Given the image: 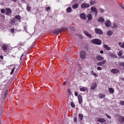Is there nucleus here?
<instances>
[{
    "instance_id": "1",
    "label": "nucleus",
    "mask_w": 124,
    "mask_h": 124,
    "mask_svg": "<svg viewBox=\"0 0 124 124\" xmlns=\"http://www.w3.org/2000/svg\"><path fill=\"white\" fill-rule=\"evenodd\" d=\"M91 42L93 44L99 45H101V40L98 39H92L91 40Z\"/></svg>"
},
{
    "instance_id": "2",
    "label": "nucleus",
    "mask_w": 124,
    "mask_h": 124,
    "mask_svg": "<svg viewBox=\"0 0 124 124\" xmlns=\"http://www.w3.org/2000/svg\"><path fill=\"white\" fill-rule=\"evenodd\" d=\"M91 11L92 13H94L95 16L97 15L98 11L97 8L94 7H92L91 8Z\"/></svg>"
},
{
    "instance_id": "3",
    "label": "nucleus",
    "mask_w": 124,
    "mask_h": 124,
    "mask_svg": "<svg viewBox=\"0 0 124 124\" xmlns=\"http://www.w3.org/2000/svg\"><path fill=\"white\" fill-rule=\"evenodd\" d=\"M90 7V5L89 4L86 3H84L81 5V7L82 8H87L89 7Z\"/></svg>"
},
{
    "instance_id": "4",
    "label": "nucleus",
    "mask_w": 124,
    "mask_h": 124,
    "mask_svg": "<svg viewBox=\"0 0 124 124\" xmlns=\"http://www.w3.org/2000/svg\"><path fill=\"white\" fill-rule=\"evenodd\" d=\"M86 54L85 52L84 51H81L80 54V56L81 58L82 59H84L85 57Z\"/></svg>"
},
{
    "instance_id": "5",
    "label": "nucleus",
    "mask_w": 124,
    "mask_h": 124,
    "mask_svg": "<svg viewBox=\"0 0 124 124\" xmlns=\"http://www.w3.org/2000/svg\"><path fill=\"white\" fill-rule=\"evenodd\" d=\"M5 14L9 16L12 13L11 10L9 8H6L5 9Z\"/></svg>"
},
{
    "instance_id": "6",
    "label": "nucleus",
    "mask_w": 124,
    "mask_h": 124,
    "mask_svg": "<svg viewBox=\"0 0 124 124\" xmlns=\"http://www.w3.org/2000/svg\"><path fill=\"white\" fill-rule=\"evenodd\" d=\"M105 25L106 27H110L111 26L112 23L111 21L109 20H108L106 21L105 22Z\"/></svg>"
},
{
    "instance_id": "7",
    "label": "nucleus",
    "mask_w": 124,
    "mask_h": 124,
    "mask_svg": "<svg viewBox=\"0 0 124 124\" xmlns=\"http://www.w3.org/2000/svg\"><path fill=\"white\" fill-rule=\"evenodd\" d=\"M95 33L100 35H101L103 33L102 31L99 29L95 28L94 29Z\"/></svg>"
},
{
    "instance_id": "8",
    "label": "nucleus",
    "mask_w": 124,
    "mask_h": 124,
    "mask_svg": "<svg viewBox=\"0 0 124 124\" xmlns=\"http://www.w3.org/2000/svg\"><path fill=\"white\" fill-rule=\"evenodd\" d=\"M63 30L61 29L55 30L54 31L53 33L54 34L58 35Z\"/></svg>"
},
{
    "instance_id": "9",
    "label": "nucleus",
    "mask_w": 124,
    "mask_h": 124,
    "mask_svg": "<svg viewBox=\"0 0 124 124\" xmlns=\"http://www.w3.org/2000/svg\"><path fill=\"white\" fill-rule=\"evenodd\" d=\"M97 21L98 22L102 23L104 22V19L102 17L99 16L98 17Z\"/></svg>"
},
{
    "instance_id": "10",
    "label": "nucleus",
    "mask_w": 124,
    "mask_h": 124,
    "mask_svg": "<svg viewBox=\"0 0 124 124\" xmlns=\"http://www.w3.org/2000/svg\"><path fill=\"white\" fill-rule=\"evenodd\" d=\"M106 62V60H104L102 61L99 62L97 63V66H101L102 65L105 64Z\"/></svg>"
},
{
    "instance_id": "11",
    "label": "nucleus",
    "mask_w": 124,
    "mask_h": 124,
    "mask_svg": "<svg viewBox=\"0 0 124 124\" xmlns=\"http://www.w3.org/2000/svg\"><path fill=\"white\" fill-rule=\"evenodd\" d=\"M97 121L100 123H104L106 122V121L104 119L100 118L97 119Z\"/></svg>"
},
{
    "instance_id": "12",
    "label": "nucleus",
    "mask_w": 124,
    "mask_h": 124,
    "mask_svg": "<svg viewBox=\"0 0 124 124\" xmlns=\"http://www.w3.org/2000/svg\"><path fill=\"white\" fill-rule=\"evenodd\" d=\"M96 59L98 61H100L103 60L104 57L100 55H98L96 57Z\"/></svg>"
},
{
    "instance_id": "13",
    "label": "nucleus",
    "mask_w": 124,
    "mask_h": 124,
    "mask_svg": "<svg viewBox=\"0 0 124 124\" xmlns=\"http://www.w3.org/2000/svg\"><path fill=\"white\" fill-rule=\"evenodd\" d=\"M80 16L81 18L83 20H85L86 18V15L84 13H81L80 15Z\"/></svg>"
},
{
    "instance_id": "14",
    "label": "nucleus",
    "mask_w": 124,
    "mask_h": 124,
    "mask_svg": "<svg viewBox=\"0 0 124 124\" xmlns=\"http://www.w3.org/2000/svg\"><path fill=\"white\" fill-rule=\"evenodd\" d=\"M80 90L82 92H85L86 90H87V87L83 86H80Z\"/></svg>"
},
{
    "instance_id": "15",
    "label": "nucleus",
    "mask_w": 124,
    "mask_h": 124,
    "mask_svg": "<svg viewBox=\"0 0 124 124\" xmlns=\"http://www.w3.org/2000/svg\"><path fill=\"white\" fill-rule=\"evenodd\" d=\"M118 120L120 122H124V117L122 116H119Z\"/></svg>"
},
{
    "instance_id": "16",
    "label": "nucleus",
    "mask_w": 124,
    "mask_h": 124,
    "mask_svg": "<svg viewBox=\"0 0 124 124\" xmlns=\"http://www.w3.org/2000/svg\"><path fill=\"white\" fill-rule=\"evenodd\" d=\"M119 72V70L117 69H112L111 70V72L113 73H116Z\"/></svg>"
},
{
    "instance_id": "17",
    "label": "nucleus",
    "mask_w": 124,
    "mask_h": 124,
    "mask_svg": "<svg viewBox=\"0 0 124 124\" xmlns=\"http://www.w3.org/2000/svg\"><path fill=\"white\" fill-rule=\"evenodd\" d=\"M79 102V104H81L82 101V97L80 95H79L78 96Z\"/></svg>"
},
{
    "instance_id": "18",
    "label": "nucleus",
    "mask_w": 124,
    "mask_h": 124,
    "mask_svg": "<svg viewBox=\"0 0 124 124\" xmlns=\"http://www.w3.org/2000/svg\"><path fill=\"white\" fill-rule=\"evenodd\" d=\"M78 4L77 3H76L75 4L73 5L72 7L73 8L75 9L77 8L78 7Z\"/></svg>"
},
{
    "instance_id": "19",
    "label": "nucleus",
    "mask_w": 124,
    "mask_h": 124,
    "mask_svg": "<svg viewBox=\"0 0 124 124\" xmlns=\"http://www.w3.org/2000/svg\"><path fill=\"white\" fill-rule=\"evenodd\" d=\"M97 85V84L96 83H94L93 84L91 87V89L94 90L95 89V88L96 87Z\"/></svg>"
},
{
    "instance_id": "20",
    "label": "nucleus",
    "mask_w": 124,
    "mask_h": 124,
    "mask_svg": "<svg viewBox=\"0 0 124 124\" xmlns=\"http://www.w3.org/2000/svg\"><path fill=\"white\" fill-rule=\"evenodd\" d=\"M87 17L88 18V20L89 21H90L92 19V15L91 14H88L87 16Z\"/></svg>"
},
{
    "instance_id": "21",
    "label": "nucleus",
    "mask_w": 124,
    "mask_h": 124,
    "mask_svg": "<svg viewBox=\"0 0 124 124\" xmlns=\"http://www.w3.org/2000/svg\"><path fill=\"white\" fill-rule=\"evenodd\" d=\"M84 33L89 38H91L92 37V36L86 31H85L84 32Z\"/></svg>"
},
{
    "instance_id": "22",
    "label": "nucleus",
    "mask_w": 124,
    "mask_h": 124,
    "mask_svg": "<svg viewBox=\"0 0 124 124\" xmlns=\"http://www.w3.org/2000/svg\"><path fill=\"white\" fill-rule=\"evenodd\" d=\"M118 44L120 47L124 48V42L123 43L121 42H119L118 43Z\"/></svg>"
},
{
    "instance_id": "23",
    "label": "nucleus",
    "mask_w": 124,
    "mask_h": 124,
    "mask_svg": "<svg viewBox=\"0 0 124 124\" xmlns=\"http://www.w3.org/2000/svg\"><path fill=\"white\" fill-rule=\"evenodd\" d=\"M72 10V9L71 7H68L66 9V11H67V12L70 13L71 12Z\"/></svg>"
},
{
    "instance_id": "24",
    "label": "nucleus",
    "mask_w": 124,
    "mask_h": 124,
    "mask_svg": "<svg viewBox=\"0 0 124 124\" xmlns=\"http://www.w3.org/2000/svg\"><path fill=\"white\" fill-rule=\"evenodd\" d=\"M103 47L105 48L107 50H109L110 49V48L107 45H103Z\"/></svg>"
},
{
    "instance_id": "25",
    "label": "nucleus",
    "mask_w": 124,
    "mask_h": 124,
    "mask_svg": "<svg viewBox=\"0 0 124 124\" xmlns=\"http://www.w3.org/2000/svg\"><path fill=\"white\" fill-rule=\"evenodd\" d=\"M2 47L3 50L6 51L8 49L7 46L5 45H3L2 46Z\"/></svg>"
},
{
    "instance_id": "26",
    "label": "nucleus",
    "mask_w": 124,
    "mask_h": 124,
    "mask_svg": "<svg viewBox=\"0 0 124 124\" xmlns=\"http://www.w3.org/2000/svg\"><path fill=\"white\" fill-rule=\"evenodd\" d=\"M99 10L101 13H103L104 11V10L102 8H99Z\"/></svg>"
},
{
    "instance_id": "27",
    "label": "nucleus",
    "mask_w": 124,
    "mask_h": 124,
    "mask_svg": "<svg viewBox=\"0 0 124 124\" xmlns=\"http://www.w3.org/2000/svg\"><path fill=\"white\" fill-rule=\"evenodd\" d=\"M8 90H7L5 92L4 95V98L5 99L6 98L7 94L8 92Z\"/></svg>"
},
{
    "instance_id": "28",
    "label": "nucleus",
    "mask_w": 124,
    "mask_h": 124,
    "mask_svg": "<svg viewBox=\"0 0 124 124\" xmlns=\"http://www.w3.org/2000/svg\"><path fill=\"white\" fill-rule=\"evenodd\" d=\"M78 116L79 118L81 120H82L83 118V115L79 114L78 115Z\"/></svg>"
},
{
    "instance_id": "29",
    "label": "nucleus",
    "mask_w": 124,
    "mask_h": 124,
    "mask_svg": "<svg viewBox=\"0 0 124 124\" xmlns=\"http://www.w3.org/2000/svg\"><path fill=\"white\" fill-rule=\"evenodd\" d=\"M105 95L104 94H100L99 95L100 98H102L105 97Z\"/></svg>"
},
{
    "instance_id": "30",
    "label": "nucleus",
    "mask_w": 124,
    "mask_h": 124,
    "mask_svg": "<svg viewBox=\"0 0 124 124\" xmlns=\"http://www.w3.org/2000/svg\"><path fill=\"white\" fill-rule=\"evenodd\" d=\"M113 32L111 30H109L108 33L107 35L109 36H111Z\"/></svg>"
},
{
    "instance_id": "31",
    "label": "nucleus",
    "mask_w": 124,
    "mask_h": 124,
    "mask_svg": "<svg viewBox=\"0 0 124 124\" xmlns=\"http://www.w3.org/2000/svg\"><path fill=\"white\" fill-rule=\"evenodd\" d=\"M118 26V24L117 23H113V28H115L117 27Z\"/></svg>"
},
{
    "instance_id": "32",
    "label": "nucleus",
    "mask_w": 124,
    "mask_h": 124,
    "mask_svg": "<svg viewBox=\"0 0 124 124\" xmlns=\"http://www.w3.org/2000/svg\"><path fill=\"white\" fill-rule=\"evenodd\" d=\"M31 7H30L29 6H27V8H26V9H27V10L28 11H30L31 10Z\"/></svg>"
},
{
    "instance_id": "33",
    "label": "nucleus",
    "mask_w": 124,
    "mask_h": 124,
    "mask_svg": "<svg viewBox=\"0 0 124 124\" xmlns=\"http://www.w3.org/2000/svg\"><path fill=\"white\" fill-rule=\"evenodd\" d=\"M90 3L91 5H92L95 3V2L94 1H91L90 2Z\"/></svg>"
},
{
    "instance_id": "34",
    "label": "nucleus",
    "mask_w": 124,
    "mask_h": 124,
    "mask_svg": "<svg viewBox=\"0 0 124 124\" xmlns=\"http://www.w3.org/2000/svg\"><path fill=\"white\" fill-rule=\"evenodd\" d=\"M109 91L112 93H113L114 92V90L113 89L111 88H110L109 89Z\"/></svg>"
},
{
    "instance_id": "35",
    "label": "nucleus",
    "mask_w": 124,
    "mask_h": 124,
    "mask_svg": "<svg viewBox=\"0 0 124 124\" xmlns=\"http://www.w3.org/2000/svg\"><path fill=\"white\" fill-rule=\"evenodd\" d=\"M122 52L121 51H120L119 52V53L118 54V56H120L122 55Z\"/></svg>"
},
{
    "instance_id": "36",
    "label": "nucleus",
    "mask_w": 124,
    "mask_h": 124,
    "mask_svg": "<svg viewBox=\"0 0 124 124\" xmlns=\"http://www.w3.org/2000/svg\"><path fill=\"white\" fill-rule=\"evenodd\" d=\"M17 19H18L19 20H20V16L19 15L16 16L15 17Z\"/></svg>"
},
{
    "instance_id": "37",
    "label": "nucleus",
    "mask_w": 124,
    "mask_h": 124,
    "mask_svg": "<svg viewBox=\"0 0 124 124\" xmlns=\"http://www.w3.org/2000/svg\"><path fill=\"white\" fill-rule=\"evenodd\" d=\"M15 67H14L12 70L11 72L10 73V74H12L13 73V72H14L15 70Z\"/></svg>"
},
{
    "instance_id": "38",
    "label": "nucleus",
    "mask_w": 124,
    "mask_h": 124,
    "mask_svg": "<svg viewBox=\"0 0 124 124\" xmlns=\"http://www.w3.org/2000/svg\"><path fill=\"white\" fill-rule=\"evenodd\" d=\"M68 94L70 95L71 94V91L69 89H68Z\"/></svg>"
},
{
    "instance_id": "39",
    "label": "nucleus",
    "mask_w": 124,
    "mask_h": 124,
    "mask_svg": "<svg viewBox=\"0 0 124 124\" xmlns=\"http://www.w3.org/2000/svg\"><path fill=\"white\" fill-rule=\"evenodd\" d=\"M120 103L121 105H124V101H121L120 102Z\"/></svg>"
},
{
    "instance_id": "40",
    "label": "nucleus",
    "mask_w": 124,
    "mask_h": 124,
    "mask_svg": "<svg viewBox=\"0 0 124 124\" xmlns=\"http://www.w3.org/2000/svg\"><path fill=\"white\" fill-rule=\"evenodd\" d=\"M1 12L3 14H4L5 13V10L3 9H1Z\"/></svg>"
},
{
    "instance_id": "41",
    "label": "nucleus",
    "mask_w": 124,
    "mask_h": 124,
    "mask_svg": "<svg viewBox=\"0 0 124 124\" xmlns=\"http://www.w3.org/2000/svg\"><path fill=\"white\" fill-rule=\"evenodd\" d=\"M71 106L72 107L74 108V107H75V105L74 104V103H73L72 102H71Z\"/></svg>"
},
{
    "instance_id": "42",
    "label": "nucleus",
    "mask_w": 124,
    "mask_h": 124,
    "mask_svg": "<svg viewBox=\"0 0 124 124\" xmlns=\"http://www.w3.org/2000/svg\"><path fill=\"white\" fill-rule=\"evenodd\" d=\"M119 64L120 66H122L124 67V62H121Z\"/></svg>"
},
{
    "instance_id": "43",
    "label": "nucleus",
    "mask_w": 124,
    "mask_h": 124,
    "mask_svg": "<svg viewBox=\"0 0 124 124\" xmlns=\"http://www.w3.org/2000/svg\"><path fill=\"white\" fill-rule=\"evenodd\" d=\"M97 69L98 70H101L102 69V68L101 67H98L97 68Z\"/></svg>"
},
{
    "instance_id": "44",
    "label": "nucleus",
    "mask_w": 124,
    "mask_h": 124,
    "mask_svg": "<svg viewBox=\"0 0 124 124\" xmlns=\"http://www.w3.org/2000/svg\"><path fill=\"white\" fill-rule=\"evenodd\" d=\"M50 8L49 7L46 8V9L47 11H48L49 10H50Z\"/></svg>"
},
{
    "instance_id": "45",
    "label": "nucleus",
    "mask_w": 124,
    "mask_h": 124,
    "mask_svg": "<svg viewBox=\"0 0 124 124\" xmlns=\"http://www.w3.org/2000/svg\"><path fill=\"white\" fill-rule=\"evenodd\" d=\"M106 115L110 119L111 118V117L109 116V115H108L107 114H106Z\"/></svg>"
},
{
    "instance_id": "46",
    "label": "nucleus",
    "mask_w": 124,
    "mask_h": 124,
    "mask_svg": "<svg viewBox=\"0 0 124 124\" xmlns=\"http://www.w3.org/2000/svg\"><path fill=\"white\" fill-rule=\"evenodd\" d=\"M11 32L12 33H13L14 31V28H13L11 29L10 30Z\"/></svg>"
},
{
    "instance_id": "47",
    "label": "nucleus",
    "mask_w": 124,
    "mask_h": 124,
    "mask_svg": "<svg viewBox=\"0 0 124 124\" xmlns=\"http://www.w3.org/2000/svg\"><path fill=\"white\" fill-rule=\"evenodd\" d=\"M78 36L79 37V38H80V39H82V37L81 35L80 34H78Z\"/></svg>"
},
{
    "instance_id": "48",
    "label": "nucleus",
    "mask_w": 124,
    "mask_h": 124,
    "mask_svg": "<svg viewBox=\"0 0 124 124\" xmlns=\"http://www.w3.org/2000/svg\"><path fill=\"white\" fill-rule=\"evenodd\" d=\"M74 121L75 122H77V119L76 118H74Z\"/></svg>"
},
{
    "instance_id": "49",
    "label": "nucleus",
    "mask_w": 124,
    "mask_h": 124,
    "mask_svg": "<svg viewBox=\"0 0 124 124\" xmlns=\"http://www.w3.org/2000/svg\"><path fill=\"white\" fill-rule=\"evenodd\" d=\"M75 94L76 96H77L78 95V93L77 92H75Z\"/></svg>"
},
{
    "instance_id": "50",
    "label": "nucleus",
    "mask_w": 124,
    "mask_h": 124,
    "mask_svg": "<svg viewBox=\"0 0 124 124\" xmlns=\"http://www.w3.org/2000/svg\"><path fill=\"white\" fill-rule=\"evenodd\" d=\"M93 75L95 77H97V74L96 73H95Z\"/></svg>"
},
{
    "instance_id": "51",
    "label": "nucleus",
    "mask_w": 124,
    "mask_h": 124,
    "mask_svg": "<svg viewBox=\"0 0 124 124\" xmlns=\"http://www.w3.org/2000/svg\"><path fill=\"white\" fill-rule=\"evenodd\" d=\"M100 53L101 54H103V51L102 50L101 51H100Z\"/></svg>"
},
{
    "instance_id": "52",
    "label": "nucleus",
    "mask_w": 124,
    "mask_h": 124,
    "mask_svg": "<svg viewBox=\"0 0 124 124\" xmlns=\"http://www.w3.org/2000/svg\"><path fill=\"white\" fill-rule=\"evenodd\" d=\"M95 73L93 71H92V74L93 75Z\"/></svg>"
},
{
    "instance_id": "53",
    "label": "nucleus",
    "mask_w": 124,
    "mask_h": 124,
    "mask_svg": "<svg viewBox=\"0 0 124 124\" xmlns=\"http://www.w3.org/2000/svg\"><path fill=\"white\" fill-rule=\"evenodd\" d=\"M121 7L123 9H124V5H123L121 6Z\"/></svg>"
},
{
    "instance_id": "54",
    "label": "nucleus",
    "mask_w": 124,
    "mask_h": 124,
    "mask_svg": "<svg viewBox=\"0 0 124 124\" xmlns=\"http://www.w3.org/2000/svg\"><path fill=\"white\" fill-rule=\"evenodd\" d=\"M0 58L1 59H3V56L2 55H1L0 56Z\"/></svg>"
},
{
    "instance_id": "55",
    "label": "nucleus",
    "mask_w": 124,
    "mask_h": 124,
    "mask_svg": "<svg viewBox=\"0 0 124 124\" xmlns=\"http://www.w3.org/2000/svg\"><path fill=\"white\" fill-rule=\"evenodd\" d=\"M66 83L65 81L63 83V85H66Z\"/></svg>"
},
{
    "instance_id": "56",
    "label": "nucleus",
    "mask_w": 124,
    "mask_h": 124,
    "mask_svg": "<svg viewBox=\"0 0 124 124\" xmlns=\"http://www.w3.org/2000/svg\"><path fill=\"white\" fill-rule=\"evenodd\" d=\"M12 1H14V2H16L17 1V0H11Z\"/></svg>"
},
{
    "instance_id": "57",
    "label": "nucleus",
    "mask_w": 124,
    "mask_h": 124,
    "mask_svg": "<svg viewBox=\"0 0 124 124\" xmlns=\"http://www.w3.org/2000/svg\"><path fill=\"white\" fill-rule=\"evenodd\" d=\"M121 80H124V78H122Z\"/></svg>"
},
{
    "instance_id": "58",
    "label": "nucleus",
    "mask_w": 124,
    "mask_h": 124,
    "mask_svg": "<svg viewBox=\"0 0 124 124\" xmlns=\"http://www.w3.org/2000/svg\"><path fill=\"white\" fill-rule=\"evenodd\" d=\"M23 55L21 57V59L22 58V57L23 56Z\"/></svg>"
},
{
    "instance_id": "59",
    "label": "nucleus",
    "mask_w": 124,
    "mask_h": 124,
    "mask_svg": "<svg viewBox=\"0 0 124 124\" xmlns=\"http://www.w3.org/2000/svg\"><path fill=\"white\" fill-rule=\"evenodd\" d=\"M106 124V123H105V124Z\"/></svg>"
},
{
    "instance_id": "60",
    "label": "nucleus",
    "mask_w": 124,
    "mask_h": 124,
    "mask_svg": "<svg viewBox=\"0 0 124 124\" xmlns=\"http://www.w3.org/2000/svg\"><path fill=\"white\" fill-rule=\"evenodd\" d=\"M97 124H100L99 123H98Z\"/></svg>"
},
{
    "instance_id": "61",
    "label": "nucleus",
    "mask_w": 124,
    "mask_h": 124,
    "mask_svg": "<svg viewBox=\"0 0 124 124\" xmlns=\"http://www.w3.org/2000/svg\"><path fill=\"white\" fill-rule=\"evenodd\" d=\"M23 0V1H24V0Z\"/></svg>"
}]
</instances>
